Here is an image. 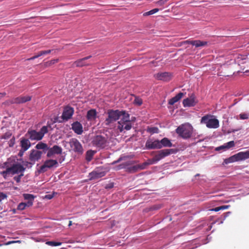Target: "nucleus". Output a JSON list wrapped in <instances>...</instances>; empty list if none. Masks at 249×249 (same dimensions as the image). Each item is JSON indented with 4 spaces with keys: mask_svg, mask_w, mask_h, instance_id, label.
<instances>
[{
    "mask_svg": "<svg viewBox=\"0 0 249 249\" xmlns=\"http://www.w3.org/2000/svg\"><path fill=\"white\" fill-rule=\"evenodd\" d=\"M8 162H5L3 163V168L6 167L5 170L1 171L0 175L4 178H6L9 175H15L23 173L25 170V168L20 163L16 162L10 165L9 167L7 164Z\"/></svg>",
    "mask_w": 249,
    "mask_h": 249,
    "instance_id": "1",
    "label": "nucleus"
},
{
    "mask_svg": "<svg viewBox=\"0 0 249 249\" xmlns=\"http://www.w3.org/2000/svg\"><path fill=\"white\" fill-rule=\"evenodd\" d=\"M48 126H43L39 132L29 128L25 136L31 141H40L43 139L44 135L48 132Z\"/></svg>",
    "mask_w": 249,
    "mask_h": 249,
    "instance_id": "2",
    "label": "nucleus"
},
{
    "mask_svg": "<svg viewBox=\"0 0 249 249\" xmlns=\"http://www.w3.org/2000/svg\"><path fill=\"white\" fill-rule=\"evenodd\" d=\"M193 129L192 125L187 123L178 126L176 130V132L182 138L187 139L192 137Z\"/></svg>",
    "mask_w": 249,
    "mask_h": 249,
    "instance_id": "3",
    "label": "nucleus"
},
{
    "mask_svg": "<svg viewBox=\"0 0 249 249\" xmlns=\"http://www.w3.org/2000/svg\"><path fill=\"white\" fill-rule=\"evenodd\" d=\"M121 111L119 110L109 109L107 110V117L106 119L105 124L107 125L119 120L121 117Z\"/></svg>",
    "mask_w": 249,
    "mask_h": 249,
    "instance_id": "4",
    "label": "nucleus"
},
{
    "mask_svg": "<svg viewBox=\"0 0 249 249\" xmlns=\"http://www.w3.org/2000/svg\"><path fill=\"white\" fill-rule=\"evenodd\" d=\"M174 153V150L172 149H165L158 151L154 155L152 159L149 160L153 164L157 163L164 158Z\"/></svg>",
    "mask_w": 249,
    "mask_h": 249,
    "instance_id": "5",
    "label": "nucleus"
},
{
    "mask_svg": "<svg viewBox=\"0 0 249 249\" xmlns=\"http://www.w3.org/2000/svg\"><path fill=\"white\" fill-rule=\"evenodd\" d=\"M107 143V137L101 135L94 136L92 140V145L98 148H104Z\"/></svg>",
    "mask_w": 249,
    "mask_h": 249,
    "instance_id": "6",
    "label": "nucleus"
},
{
    "mask_svg": "<svg viewBox=\"0 0 249 249\" xmlns=\"http://www.w3.org/2000/svg\"><path fill=\"white\" fill-rule=\"evenodd\" d=\"M248 157L246 151L240 152L229 158L226 159L224 160V163L228 164L230 163L234 162L235 161L243 160L248 159Z\"/></svg>",
    "mask_w": 249,
    "mask_h": 249,
    "instance_id": "7",
    "label": "nucleus"
},
{
    "mask_svg": "<svg viewBox=\"0 0 249 249\" xmlns=\"http://www.w3.org/2000/svg\"><path fill=\"white\" fill-rule=\"evenodd\" d=\"M201 123L206 124V126L210 128H217L219 126V121L217 119H210L208 115L202 117Z\"/></svg>",
    "mask_w": 249,
    "mask_h": 249,
    "instance_id": "8",
    "label": "nucleus"
},
{
    "mask_svg": "<svg viewBox=\"0 0 249 249\" xmlns=\"http://www.w3.org/2000/svg\"><path fill=\"white\" fill-rule=\"evenodd\" d=\"M58 163L55 160H47L40 167L39 171L40 172H45L47 171V168H51L53 167H57Z\"/></svg>",
    "mask_w": 249,
    "mask_h": 249,
    "instance_id": "9",
    "label": "nucleus"
},
{
    "mask_svg": "<svg viewBox=\"0 0 249 249\" xmlns=\"http://www.w3.org/2000/svg\"><path fill=\"white\" fill-rule=\"evenodd\" d=\"M70 145L72 149L76 153L82 154L83 152V147L78 140L72 138L70 140Z\"/></svg>",
    "mask_w": 249,
    "mask_h": 249,
    "instance_id": "10",
    "label": "nucleus"
},
{
    "mask_svg": "<svg viewBox=\"0 0 249 249\" xmlns=\"http://www.w3.org/2000/svg\"><path fill=\"white\" fill-rule=\"evenodd\" d=\"M198 101L196 98L195 95L192 93L189 95V97L183 100L182 104L184 107H194L197 103Z\"/></svg>",
    "mask_w": 249,
    "mask_h": 249,
    "instance_id": "11",
    "label": "nucleus"
},
{
    "mask_svg": "<svg viewBox=\"0 0 249 249\" xmlns=\"http://www.w3.org/2000/svg\"><path fill=\"white\" fill-rule=\"evenodd\" d=\"M42 152L35 149H32L29 155V160L32 162L31 164H35V162L41 159Z\"/></svg>",
    "mask_w": 249,
    "mask_h": 249,
    "instance_id": "12",
    "label": "nucleus"
},
{
    "mask_svg": "<svg viewBox=\"0 0 249 249\" xmlns=\"http://www.w3.org/2000/svg\"><path fill=\"white\" fill-rule=\"evenodd\" d=\"M91 57H92L91 55H89V56H86L85 57H84L83 58L78 59L73 63L72 66L73 67H84V66H90V65H91V64H90L89 63H88L86 61L87 60L89 59V58H90Z\"/></svg>",
    "mask_w": 249,
    "mask_h": 249,
    "instance_id": "13",
    "label": "nucleus"
},
{
    "mask_svg": "<svg viewBox=\"0 0 249 249\" xmlns=\"http://www.w3.org/2000/svg\"><path fill=\"white\" fill-rule=\"evenodd\" d=\"M48 152L47 154V157L48 158L52 157L55 154H61L62 152V149L61 147L55 145L52 147H48Z\"/></svg>",
    "mask_w": 249,
    "mask_h": 249,
    "instance_id": "14",
    "label": "nucleus"
},
{
    "mask_svg": "<svg viewBox=\"0 0 249 249\" xmlns=\"http://www.w3.org/2000/svg\"><path fill=\"white\" fill-rule=\"evenodd\" d=\"M74 112L73 108L71 107L67 106L65 107L64 109L62 115V118L64 120H68L70 119L71 116H72Z\"/></svg>",
    "mask_w": 249,
    "mask_h": 249,
    "instance_id": "15",
    "label": "nucleus"
},
{
    "mask_svg": "<svg viewBox=\"0 0 249 249\" xmlns=\"http://www.w3.org/2000/svg\"><path fill=\"white\" fill-rule=\"evenodd\" d=\"M155 76L156 79L164 81H168L172 78L171 74L167 72L158 73Z\"/></svg>",
    "mask_w": 249,
    "mask_h": 249,
    "instance_id": "16",
    "label": "nucleus"
},
{
    "mask_svg": "<svg viewBox=\"0 0 249 249\" xmlns=\"http://www.w3.org/2000/svg\"><path fill=\"white\" fill-rule=\"evenodd\" d=\"M145 146L148 149L161 148L160 141L159 140H155L154 141H147L145 144Z\"/></svg>",
    "mask_w": 249,
    "mask_h": 249,
    "instance_id": "17",
    "label": "nucleus"
},
{
    "mask_svg": "<svg viewBox=\"0 0 249 249\" xmlns=\"http://www.w3.org/2000/svg\"><path fill=\"white\" fill-rule=\"evenodd\" d=\"M106 174L104 171H100L98 169L94 170L89 174V179L92 180L104 177Z\"/></svg>",
    "mask_w": 249,
    "mask_h": 249,
    "instance_id": "18",
    "label": "nucleus"
},
{
    "mask_svg": "<svg viewBox=\"0 0 249 249\" xmlns=\"http://www.w3.org/2000/svg\"><path fill=\"white\" fill-rule=\"evenodd\" d=\"M31 142L28 138L22 137L20 139V146L21 149L27 151L31 146Z\"/></svg>",
    "mask_w": 249,
    "mask_h": 249,
    "instance_id": "19",
    "label": "nucleus"
},
{
    "mask_svg": "<svg viewBox=\"0 0 249 249\" xmlns=\"http://www.w3.org/2000/svg\"><path fill=\"white\" fill-rule=\"evenodd\" d=\"M71 128L73 131L78 135H81L83 132V126L82 124L78 122H74L71 124Z\"/></svg>",
    "mask_w": 249,
    "mask_h": 249,
    "instance_id": "20",
    "label": "nucleus"
},
{
    "mask_svg": "<svg viewBox=\"0 0 249 249\" xmlns=\"http://www.w3.org/2000/svg\"><path fill=\"white\" fill-rule=\"evenodd\" d=\"M118 125L117 126L118 129L119 130L120 132H122L124 130H129L132 127V124L131 122H123V123H118Z\"/></svg>",
    "mask_w": 249,
    "mask_h": 249,
    "instance_id": "21",
    "label": "nucleus"
},
{
    "mask_svg": "<svg viewBox=\"0 0 249 249\" xmlns=\"http://www.w3.org/2000/svg\"><path fill=\"white\" fill-rule=\"evenodd\" d=\"M14 98V102L15 104H23L27 102L30 101L32 97L30 96H20Z\"/></svg>",
    "mask_w": 249,
    "mask_h": 249,
    "instance_id": "22",
    "label": "nucleus"
},
{
    "mask_svg": "<svg viewBox=\"0 0 249 249\" xmlns=\"http://www.w3.org/2000/svg\"><path fill=\"white\" fill-rule=\"evenodd\" d=\"M87 119L88 121L92 122L95 121L97 117V112L95 109H92L87 112Z\"/></svg>",
    "mask_w": 249,
    "mask_h": 249,
    "instance_id": "23",
    "label": "nucleus"
},
{
    "mask_svg": "<svg viewBox=\"0 0 249 249\" xmlns=\"http://www.w3.org/2000/svg\"><path fill=\"white\" fill-rule=\"evenodd\" d=\"M137 163L136 161L134 160H130L127 161L126 162L122 163L120 164H119L117 167V169L118 170H120L122 169H125V171H126V168L127 167H129L131 165H132L133 164Z\"/></svg>",
    "mask_w": 249,
    "mask_h": 249,
    "instance_id": "24",
    "label": "nucleus"
},
{
    "mask_svg": "<svg viewBox=\"0 0 249 249\" xmlns=\"http://www.w3.org/2000/svg\"><path fill=\"white\" fill-rule=\"evenodd\" d=\"M23 197L25 200H27L26 203H27L28 207L32 206L33 204V201L35 197V196L32 194H23Z\"/></svg>",
    "mask_w": 249,
    "mask_h": 249,
    "instance_id": "25",
    "label": "nucleus"
},
{
    "mask_svg": "<svg viewBox=\"0 0 249 249\" xmlns=\"http://www.w3.org/2000/svg\"><path fill=\"white\" fill-rule=\"evenodd\" d=\"M184 93L179 92L177 94L175 97L172 98L169 100L168 104L170 105H173L175 103L178 102L183 96Z\"/></svg>",
    "mask_w": 249,
    "mask_h": 249,
    "instance_id": "26",
    "label": "nucleus"
},
{
    "mask_svg": "<svg viewBox=\"0 0 249 249\" xmlns=\"http://www.w3.org/2000/svg\"><path fill=\"white\" fill-rule=\"evenodd\" d=\"M121 114V116H122V118L121 119V120L118 122V123H122V124L123 122L125 123V122H130V118H129L130 116L128 113H127L124 110H122Z\"/></svg>",
    "mask_w": 249,
    "mask_h": 249,
    "instance_id": "27",
    "label": "nucleus"
},
{
    "mask_svg": "<svg viewBox=\"0 0 249 249\" xmlns=\"http://www.w3.org/2000/svg\"><path fill=\"white\" fill-rule=\"evenodd\" d=\"M52 51V50L40 51L36 55H34V56H33L31 58L27 59L26 60L29 61V60H34L36 58H37L42 55L49 54V53H51Z\"/></svg>",
    "mask_w": 249,
    "mask_h": 249,
    "instance_id": "28",
    "label": "nucleus"
},
{
    "mask_svg": "<svg viewBox=\"0 0 249 249\" xmlns=\"http://www.w3.org/2000/svg\"><path fill=\"white\" fill-rule=\"evenodd\" d=\"M208 45V42L205 41H201L200 40H194L193 46L196 48L202 47Z\"/></svg>",
    "mask_w": 249,
    "mask_h": 249,
    "instance_id": "29",
    "label": "nucleus"
},
{
    "mask_svg": "<svg viewBox=\"0 0 249 249\" xmlns=\"http://www.w3.org/2000/svg\"><path fill=\"white\" fill-rule=\"evenodd\" d=\"M160 145L161 148L162 146L164 147H171L172 146V143L170 142V141L167 138H163L160 141Z\"/></svg>",
    "mask_w": 249,
    "mask_h": 249,
    "instance_id": "30",
    "label": "nucleus"
},
{
    "mask_svg": "<svg viewBox=\"0 0 249 249\" xmlns=\"http://www.w3.org/2000/svg\"><path fill=\"white\" fill-rule=\"evenodd\" d=\"M139 170L138 165L130 166L129 167L126 168V172L129 173H134L138 172Z\"/></svg>",
    "mask_w": 249,
    "mask_h": 249,
    "instance_id": "31",
    "label": "nucleus"
},
{
    "mask_svg": "<svg viewBox=\"0 0 249 249\" xmlns=\"http://www.w3.org/2000/svg\"><path fill=\"white\" fill-rule=\"evenodd\" d=\"M148 162H144L142 164H137L138 166L139 170H141L145 169L147 166L150 164H152L153 163L151 161L148 160Z\"/></svg>",
    "mask_w": 249,
    "mask_h": 249,
    "instance_id": "32",
    "label": "nucleus"
},
{
    "mask_svg": "<svg viewBox=\"0 0 249 249\" xmlns=\"http://www.w3.org/2000/svg\"><path fill=\"white\" fill-rule=\"evenodd\" d=\"M35 147L36 149H42V150H47L48 145L47 144H46L45 143H43L42 142H40L36 145Z\"/></svg>",
    "mask_w": 249,
    "mask_h": 249,
    "instance_id": "33",
    "label": "nucleus"
},
{
    "mask_svg": "<svg viewBox=\"0 0 249 249\" xmlns=\"http://www.w3.org/2000/svg\"><path fill=\"white\" fill-rule=\"evenodd\" d=\"M131 158V156H124V155H122L117 160H115L114 161L112 164H116L117 163H119L120 162V161H122V160H126L128 159H130Z\"/></svg>",
    "mask_w": 249,
    "mask_h": 249,
    "instance_id": "34",
    "label": "nucleus"
},
{
    "mask_svg": "<svg viewBox=\"0 0 249 249\" xmlns=\"http://www.w3.org/2000/svg\"><path fill=\"white\" fill-rule=\"evenodd\" d=\"M94 154V152L92 150H89L86 152V160L88 161H90Z\"/></svg>",
    "mask_w": 249,
    "mask_h": 249,
    "instance_id": "35",
    "label": "nucleus"
},
{
    "mask_svg": "<svg viewBox=\"0 0 249 249\" xmlns=\"http://www.w3.org/2000/svg\"><path fill=\"white\" fill-rule=\"evenodd\" d=\"M59 61L58 59H53L50 61H47L44 63V66L45 67H48L53 65Z\"/></svg>",
    "mask_w": 249,
    "mask_h": 249,
    "instance_id": "36",
    "label": "nucleus"
},
{
    "mask_svg": "<svg viewBox=\"0 0 249 249\" xmlns=\"http://www.w3.org/2000/svg\"><path fill=\"white\" fill-rule=\"evenodd\" d=\"M26 207H29L26 202H21L18 205L17 209L22 211L24 210Z\"/></svg>",
    "mask_w": 249,
    "mask_h": 249,
    "instance_id": "37",
    "label": "nucleus"
},
{
    "mask_svg": "<svg viewBox=\"0 0 249 249\" xmlns=\"http://www.w3.org/2000/svg\"><path fill=\"white\" fill-rule=\"evenodd\" d=\"M159 11V9L158 8H155V9H153L148 12H146L144 13L143 15L144 16H149V15H153V14L157 13Z\"/></svg>",
    "mask_w": 249,
    "mask_h": 249,
    "instance_id": "38",
    "label": "nucleus"
},
{
    "mask_svg": "<svg viewBox=\"0 0 249 249\" xmlns=\"http://www.w3.org/2000/svg\"><path fill=\"white\" fill-rule=\"evenodd\" d=\"M134 104L140 106L142 104V100L141 98L136 96L134 100Z\"/></svg>",
    "mask_w": 249,
    "mask_h": 249,
    "instance_id": "39",
    "label": "nucleus"
},
{
    "mask_svg": "<svg viewBox=\"0 0 249 249\" xmlns=\"http://www.w3.org/2000/svg\"><path fill=\"white\" fill-rule=\"evenodd\" d=\"M46 244L51 246H60L62 244V243L55 241H47Z\"/></svg>",
    "mask_w": 249,
    "mask_h": 249,
    "instance_id": "40",
    "label": "nucleus"
},
{
    "mask_svg": "<svg viewBox=\"0 0 249 249\" xmlns=\"http://www.w3.org/2000/svg\"><path fill=\"white\" fill-rule=\"evenodd\" d=\"M241 120H246L249 118V113H242L239 115Z\"/></svg>",
    "mask_w": 249,
    "mask_h": 249,
    "instance_id": "41",
    "label": "nucleus"
},
{
    "mask_svg": "<svg viewBox=\"0 0 249 249\" xmlns=\"http://www.w3.org/2000/svg\"><path fill=\"white\" fill-rule=\"evenodd\" d=\"M226 148L227 149H230L231 147H233L235 145V142L233 141H230L228 142L225 143Z\"/></svg>",
    "mask_w": 249,
    "mask_h": 249,
    "instance_id": "42",
    "label": "nucleus"
},
{
    "mask_svg": "<svg viewBox=\"0 0 249 249\" xmlns=\"http://www.w3.org/2000/svg\"><path fill=\"white\" fill-rule=\"evenodd\" d=\"M147 131L151 133H158L159 129L156 127L148 128Z\"/></svg>",
    "mask_w": 249,
    "mask_h": 249,
    "instance_id": "43",
    "label": "nucleus"
},
{
    "mask_svg": "<svg viewBox=\"0 0 249 249\" xmlns=\"http://www.w3.org/2000/svg\"><path fill=\"white\" fill-rule=\"evenodd\" d=\"M14 102V98H13L10 100H8L6 101L5 102L2 103V105L5 106H10V105L15 104Z\"/></svg>",
    "mask_w": 249,
    "mask_h": 249,
    "instance_id": "44",
    "label": "nucleus"
},
{
    "mask_svg": "<svg viewBox=\"0 0 249 249\" xmlns=\"http://www.w3.org/2000/svg\"><path fill=\"white\" fill-rule=\"evenodd\" d=\"M169 0H160L156 3L158 5L162 6H163Z\"/></svg>",
    "mask_w": 249,
    "mask_h": 249,
    "instance_id": "45",
    "label": "nucleus"
},
{
    "mask_svg": "<svg viewBox=\"0 0 249 249\" xmlns=\"http://www.w3.org/2000/svg\"><path fill=\"white\" fill-rule=\"evenodd\" d=\"M23 176V173H21L18 176H15L14 178V180L17 182V183H18L20 181V180H21V177Z\"/></svg>",
    "mask_w": 249,
    "mask_h": 249,
    "instance_id": "46",
    "label": "nucleus"
},
{
    "mask_svg": "<svg viewBox=\"0 0 249 249\" xmlns=\"http://www.w3.org/2000/svg\"><path fill=\"white\" fill-rule=\"evenodd\" d=\"M12 134L10 132H6L3 134L1 138L4 139H8L11 136Z\"/></svg>",
    "mask_w": 249,
    "mask_h": 249,
    "instance_id": "47",
    "label": "nucleus"
},
{
    "mask_svg": "<svg viewBox=\"0 0 249 249\" xmlns=\"http://www.w3.org/2000/svg\"><path fill=\"white\" fill-rule=\"evenodd\" d=\"M7 197V196L3 193L0 192V202Z\"/></svg>",
    "mask_w": 249,
    "mask_h": 249,
    "instance_id": "48",
    "label": "nucleus"
},
{
    "mask_svg": "<svg viewBox=\"0 0 249 249\" xmlns=\"http://www.w3.org/2000/svg\"><path fill=\"white\" fill-rule=\"evenodd\" d=\"M225 149H227L226 148V146H225V144L224 145H223L217 147H216L215 148V150L217 151H220L221 150H225Z\"/></svg>",
    "mask_w": 249,
    "mask_h": 249,
    "instance_id": "49",
    "label": "nucleus"
},
{
    "mask_svg": "<svg viewBox=\"0 0 249 249\" xmlns=\"http://www.w3.org/2000/svg\"><path fill=\"white\" fill-rule=\"evenodd\" d=\"M31 163H32V162L31 161L30 162L25 161V162H23V165H25L27 167H31L32 166V165L33 164H31Z\"/></svg>",
    "mask_w": 249,
    "mask_h": 249,
    "instance_id": "50",
    "label": "nucleus"
},
{
    "mask_svg": "<svg viewBox=\"0 0 249 249\" xmlns=\"http://www.w3.org/2000/svg\"><path fill=\"white\" fill-rule=\"evenodd\" d=\"M114 187V183L112 182L109 183L106 185V189H111Z\"/></svg>",
    "mask_w": 249,
    "mask_h": 249,
    "instance_id": "51",
    "label": "nucleus"
},
{
    "mask_svg": "<svg viewBox=\"0 0 249 249\" xmlns=\"http://www.w3.org/2000/svg\"><path fill=\"white\" fill-rule=\"evenodd\" d=\"M161 207V205H155L152 207V210H158Z\"/></svg>",
    "mask_w": 249,
    "mask_h": 249,
    "instance_id": "52",
    "label": "nucleus"
},
{
    "mask_svg": "<svg viewBox=\"0 0 249 249\" xmlns=\"http://www.w3.org/2000/svg\"><path fill=\"white\" fill-rule=\"evenodd\" d=\"M194 40H187L184 41V44H189L193 45Z\"/></svg>",
    "mask_w": 249,
    "mask_h": 249,
    "instance_id": "53",
    "label": "nucleus"
},
{
    "mask_svg": "<svg viewBox=\"0 0 249 249\" xmlns=\"http://www.w3.org/2000/svg\"><path fill=\"white\" fill-rule=\"evenodd\" d=\"M26 151H24V150L21 149L18 153V155L19 156V157H22L23 155V154Z\"/></svg>",
    "mask_w": 249,
    "mask_h": 249,
    "instance_id": "54",
    "label": "nucleus"
},
{
    "mask_svg": "<svg viewBox=\"0 0 249 249\" xmlns=\"http://www.w3.org/2000/svg\"><path fill=\"white\" fill-rule=\"evenodd\" d=\"M211 210L214 211V212H218L220 210H221V208H220V207H217L214 208L212 209Z\"/></svg>",
    "mask_w": 249,
    "mask_h": 249,
    "instance_id": "55",
    "label": "nucleus"
},
{
    "mask_svg": "<svg viewBox=\"0 0 249 249\" xmlns=\"http://www.w3.org/2000/svg\"><path fill=\"white\" fill-rule=\"evenodd\" d=\"M230 207L229 205H223L220 206V208H221V210H225L226 209H228Z\"/></svg>",
    "mask_w": 249,
    "mask_h": 249,
    "instance_id": "56",
    "label": "nucleus"
},
{
    "mask_svg": "<svg viewBox=\"0 0 249 249\" xmlns=\"http://www.w3.org/2000/svg\"><path fill=\"white\" fill-rule=\"evenodd\" d=\"M53 196L52 195H47L45 196V198L48 199H51L53 198Z\"/></svg>",
    "mask_w": 249,
    "mask_h": 249,
    "instance_id": "57",
    "label": "nucleus"
},
{
    "mask_svg": "<svg viewBox=\"0 0 249 249\" xmlns=\"http://www.w3.org/2000/svg\"><path fill=\"white\" fill-rule=\"evenodd\" d=\"M14 243H16V242H15V241H8V242L6 243L5 244V245H10L11 244H14Z\"/></svg>",
    "mask_w": 249,
    "mask_h": 249,
    "instance_id": "58",
    "label": "nucleus"
},
{
    "mask_svg": "<svg viewBox=\"0 0 249 249\" xmlns=\"http://www.w3.org/2000/svg\"><path fill=\"white\" fill-rule=\"evenodd\" d=\"M14 141H15V140L14 139L13 140H11L10 141V143L9 144V146H12L14 144Z\"/></svg>",
    "mask_w": 249,
    "mask_h": 249,
    "instance_id": "59",
    "label": "nucleus"
},
{
    "mask_svg": "<svg viewBox=\"0 0 249 249\" xmlns=\"http://www.w3.org/2000/svg\"><path fill=\"white\" fill-rule=\"evenodd\" d=\"M5 95H6V93L5 92L0 93V98L2 97L3 96H4Z\"/></svg>",
    "mask_w": 249,
    "mask_h": 249,
    "instance_id": "60",
    "label": "nucleus"
},
{
    "mask_svg": "<svg viewBox=\"0 0 249 249\" xmlns=\"http://www.w3.org/2000/svg\"><path fill=\"white\" fill-rule=\"evenodd\" d=\"M72 225V221H69V226L70 227Z\"/></svg>",
    "mask_w": 249,
    "mask_h": 249,
    "instance_id": "61",
    "label": "nucleus"
},
{
    "mask_svg": "<svg viewBox=\"0 0 249 249\" xmlns=\"http://www.w3.org/2000/svg\"><path fill=\"white\" fill-rule=\"evenodd\" d=\"M248 158L249 159V150L246 151Z\"/></svg>",
    "mask_w": 249,
    "mask_h": 249,
    "instance_id": "62",
    "label": "nucleus"
},
{
    "mask_svg": "<svg viewBox=\"0 0 249 249\" xmlns=\"http://www.w3.org/2000/svg\"><path fill=\"white\" fill-rule=\"evenodd\" d=\"M15 242H16V243H20L21 241H20V240H17V241H15Z\"/></svg>",
    "mask_w": 249,
    "mask_h": 249,
    "instance_id": "63",
    "label": "nucleus"
},
{
    "mask_svg": "<svg viewBox=\"0 0 249 249\" xmlns=\"http://www.w3.org/2000/svg\"><path fill=\"white\" fill-rule=\"evenodd\" d=\"M0 246H1V244H0Z\"/></svg>",
    "mask_w": 249,
    "mask_h": 249,
    "instance_id": "64",
    "label": "nucleus"
}]
</instances>
